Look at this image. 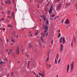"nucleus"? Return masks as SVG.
I'll list each match as a JSON object with an SVG mask.
<instances>
[{"instance_id":"f257e3e1","label":"nucleus","mask_w":77,"mask_h":77,"mask_svg":"<svg viewBox=\"0 0 77 77\" xmlns=\"http://www.w3.org/2000/svg\"><path fill=\"white\" fill-rule=\"evenodd\" d=\"M62 39H63V44H65V37H62L60 39V43H62Z\"/></svg>"},{"instance_id":"f03ea898","label":"nucleus","mask_w":77,"mask_h":77,"mask_svg":"<svg viewBox=\"0 0 77 77\" xmlns=\"http://www.w3.org/2000/svg\"><path fill=\"white\" fill-rule=\"evenodd\" d=\"M74 62L72 61L71 65V72H72L73 70V68H74Z\"/></svg>"},{"instance_id":"7ed1b4c3","label":"nucleus","mask_w":77,"mask_h":77,"mask_svg":"<svg viewBox=\"0 0 77 77\" xmlns=\"http://www.w3.org/2000/svg\"><path fill=\"white\" fill-rule=\"evenodd\" d=\"M43 18V20H44V21H45L47 23V24H48L49 23V21H48V20L46 19V18H45V16H42Z\"/></svg>"},{"instance_id":"20e7f679","label":"nucleus","mask_w":77,"mask_h":77,"mask_svg":"<svg viewBox=\"0 0 77 77\" xmlns=\"http://www.w3.org/2000/svg\"><path fill=\"white\" fill-rule=\"evenodd\" d=\"M39 75H40L41 76H42L43 77V76H44V70H43V72L42 73V72L41 71L39 73Z\"/></svg>"},{"instance_id":"39448f33","label":"nucleus","mask_w":77,"mask_h":77,"mask_svg":"<svg viewBox=\"0 0 77 77\" xmlns=\"http://www.w3.org/2000/svg\"><path fill=\"white\" fill-rule=\"evenodd\" d=\"M65 23V24H69V20H68V19H66Z\"/></svg>"},{"instance_id":"423d86ee","label":"nucleus","mask_w":77,"mask_h":77,"mask_svg":"<svg viewBox=\"0 0 77 77\" xmlns=\"http://www.w3.org/2000/svg\"><path fill=\"white\" fill-rule=\"evenodd\" d=\"M46 66L47 69H50L51 67V64H48L46 65Z\"/></svg>"},{"instance_id":"0eeeda50","label":"nucleus","mask_w":77,"mask_h":77,"mask_svg":"<svg viewBox=\"0 0 77 77\" xmlns=\"http://www.w3.org/2000/svg\"><path fill=\"white\" fill-rule=\"evenodd\" d=\"M69 65L68 64L67 66V73H68V71H69Z\"/></svg>"},{"instance_id":"6e6552de","label":"nucleus","mask_w":77,"mask_h":77,"mask_svg":"<svg viewBox=\"0 0 77 77\" xmlns=\"http://www.w3.org/2000/svg\"><path fill=\"white\" fill-rule=\"evenodd\" d=\"M61 7V4H59L58 6H57V9L58 10H59V9Z\"/></svg>"},{"instance_id":"1a4fd4ad","label":"nucleus","mask_w":77,"mask_h":77,"mask_svg":"<svg viewBox=\"0 0 77 77\" xmlns=\"http://www.w3.org/2000/svg\"><path fill=\"white\" fill-rule=\"evenodd\" d=\"M45 29L46 32L48 31V26H45Z\"/></svg>"},{"instance_id":"9d476101","label":"nucleus","mask_w":77,"mask_h":77,"mask_svg":"<svg viewBox=\"0 0 77 77\" xmlns=\"http://www.w3.org/2000/svg\"><path fill=\"white\" fill-rule=\"evenodd\" d=\"M6 3V4H10L11 3V1L10 0H8L6 2H5Z\"/></svg>"},{"instance_id":"9b49d317","label":"nucleus","mask_w":77,"mask_h":77,"mask_svg":"<svg viewBox=\"0 0 77 77\" xmlns=\"http://www.w3.org/2000/svg\"><path fill=\"white\" fill-rule=\"evenodd\" d=\"M52 8L51 7L50 8L49 10V14H50L51 13V12H52Z\"/></svg>"},{"instance_id":"f8f14e48","label":"nucleus","mask_w":77,"mask_h":77,"mask_svg":"<svg viewBox=\"0 0 77 77\" xmlns=\"http://www.w3.org/2000/svg\"><path fill=\"white\" fill-rule=\"evenodd\" d=\"M16 52H17V54H19V49H17V50L16 51Z\"/></svg>"},{"instance_id":"ddd939ff","label":"nucleus","mask_w":77,"mask_h":77,"mask_svg":"<svg viewBox=\"0 0 77 77\" xmlns=\"http://www.w3.org/2000/svg\"><path fill=\"white\" fill-rule=\"evenodd\" d=\"M63 51V48H60V52H62Z\"/></svg>"},{"instance_id":"4468645a","label":"nucleus","mask_w":77,"mask_h":77,"mask_svg":"<svg viewBox=\"0 0 77 77\" xmlns=\"http://www.w3.org/2000/svg\"><path fill=\"white\" fill-rule=\"evenodd\" d=\"M49 60V58H48L47 57L46 59L45 60L46 62H48V61Z\"/></svg>"},{"instance_id":"2eb2a0df","label":"nucleus","mask_w":77,"mask_h":77,"mask_svg":"<svg viewBox=\"0 0 77 77\" xmlns=\"http://www.w3.org/2000/svg\"><path fill=\"white\" fill-rule=\"evenodd\" d=\"M60 36H61V34H60V33H58V38H59V37H60Z\"/></svg>"},{"instance_id":"dca6fc26","label":"nucleus","mask_w":77,"mask_h":77,"mask_svg":"<svg viewBox=\"0 0 77 77\" xmlns=\"http://www.w3.org/2000/svg\"><path fill=\"white\" fill-rule=\"evenodd\" d=\"M73 40H72V42L71 43V47H72V45H73Z\"/></svg>"},{"instance_id":"f3484780","label":"nucleus","mask_w":77,"mask_h":77,"mask_svg":"<svg viewBox=\"0 0 77 77\" xmlns=\"http://www.w3.org/2000/svg\"><path fill=\"white\" fill-rule=\"evenodd\" d=\"M55 63L57 64V61H56V58L55 59Z\"/></svg>"},{"instance_id":"a211bd4d","label":"nucleus","mask_w":77,"mask_h":77,"mask_svg":"<svg viewBox=\"0 0 77 77\" xmlns=\"http://www.w3.org/2000/svg\"><path fill=\"white\" fill-rule=\"evenodd\" d=\"M58 58H59V54H57L56 58L58 59Z\"/></svg>"},{"instance_id":"6ab92c4d","label":"nucleus","mask_w":77,"mask_h":77,"mask_svg":"<svg viewBox=\"0 0 77 77\" xmlns=\"http://www.w3.org/2000/svg\"><path fill=\"white\" fill-rule=\"evenodd\" d=\"M8 26H9V27H11V28L12 27V25H8Z\"/></svg>"},{"instance_id":"aec40b11","label":"nucleus","mask_w":77,"mask_h":77,"mask_svg":"<svg viewBox=\"0 0 77 77\" xmlns=\"http://www.w3.org/2000/svg\"><path fill=\"white\" fill-rule=\"evenodd\" d=\"M38 31L37 30V32L35 33V35H38Z\"/></svg>"},{"instance_id":"412c9836","label":"nucleus","mask_w":77,"mask_h":77,"mask_svg":"<svg viewBox=\"0 0 77 77\" xmlns=\"http://www.w3.org/2000/svg\"><path fill=\"white\" fill-rule=\"evenodd\" d=\"M73 39H74V41L75 42V41H76V38H75V37H74Z\"/></svg>"},{"instance_id":"4be33fe9","label":"nucleus","mask_w":77,"mask_h":77,"mask_svg":"<svg viewBox=\"0 0 77 77\" xmlns=\"http://www.w3.org/2000/svg\"><path fill=\"white\" fill-rule=\"evenodd\" d=\"M60 58L58 61V64H59V63H60Z\"/></svg>"},{"instance_id":"5701e85b","label":"nucleus","mask_w":77,"mask_h":77,"mask_svg":"<svg viewBox=\"0 0 77 77\" xmlns=\"http://www.w3.org/2000/svg\"><path fill=\"white\" fill-rule=\"evenodd\" d=\"M11 41H12L13 42H15V41L13 38L11 39Z\"/></svg>"},{"instance_id":"b1692460","label":"nucleus","mask_w":77,"mask_h":77,"mask_svg":"<svg viewBox=\"0 0 77 77\" xmlns=\"http://www.w3.org/2000/svg\"><path fill=\"white\" fill-rule=\"evenodd\" d=\"M28 46H29V47L30 48L32 47V45H30V44H29Z\"/></svg>"},{"instance_id":"393cba45","label":"nucleus","mask_w":77,"mask_h":77,"mask_svg":"<svg viewBox=\"0 0 77 77\" xmlns=\"http://www.w3.org/2000/svg\"><path fill=\"white\" fill-rule=\"evenodd\" d=\"M12 17H14V12H12Z\"/></svg>"},{"instance_id":"a878e982","label":"nucleus","mask_w":77,"mask_h":77,"mask_svg":"<svg viewBox=\"0 0 77 77\" xmlns=\"http://www.w3.org/2000/svg\"><path fill=\"white\" fill-rule=\"evenodd\" d=\"M9 51L10 52V53L12 52V49H10L9 50Z\"/></svg>"},{"instance_id":"bb28decb","label":"nucleus","mask_w":77,"mask_h":77,"mask_svg":"<svg viewBox=\"0 0 77 77\" xmlns=\"http://www.w3.org/2000/svg\"><path fill=\"white\" fill-rule=\"evenodd\" d=\"M60 32V29H59V30H58V31H57V32H58V33H59Z\"/></svg>"},{"instance_id":"cd10ccee","label":"nucleus","mask_w":77,"mask_h":77,"mask_svg":"<svg viewBox=\"0 0 77 77\" xmlns=\"http://www.w3.org/2000/svg\"><path fill=\"white\" fill-rule=\"evenodd\" d=\"M60 48H63V45H61Z\"/></svg>"},{"instance_id":"c85d7f7f","label":"nucleus","mask_w":77,"mask_h":77,"mask_svg":"<svg viewBox=\"0 0 77 77\" xmlns=\"http://www.w3.org/2000/svg\"><path fill=\"white\" fill-rule=\"evenodd\" d=\"M5 20V19L4 18H3L1 20V21H2L3 20Z\"/></svg>"},{"instance_id":"c756f323","label":"nucleus","mask_w":77,"mask_h":77,"mask_svg":"<svg viewBox=\"0 0 77 77\" xmlns=\"http://www.w3.org/2000/svg\"><path fill=\"white\" fill-rule=\"evenodd\" d=\"M7 18H11V17L9 16H7Z\"/></svg>"},{"instance_id":"7c9ffc66","label":"nucleus","mask_w":77,"mask_h":77,"mask_svg":"<svg viewBox=\"0 0 77 77\" xmlns=\"http://www.w3.org/2000/svg\"><path fill=\"white\" fill-rule=\"evenodd\" d=\"M12 2H13V3L14 4L15 3V1H14V0H12Z\"/></svg>"},{"instance_id":"2f4dec72","label":"nucleus","mask_w":77,"mask_h":77,"mask_svg":"<svg viewBox=\"0 0 77 77\" xmlns=\"http://www.w3.org/2000/svg\"><path fill=\"white\" fill-rule=\"evenodd\" d=\"M49 56H50V54H48L47 57H48V58H49Z\"/></svg>"},{"instance_id":"473e14b6","label":"nucleus","mask_w":77,"mask_h":77,"mask_svg":"<svg viewBox=\"0 0 77 77\" xmlns=\"http://www.w3.org/2000/svg\"><path fill=\"white\" fill-rule=\"evenodd\" d=\"M53 40H52L51 42V44L52 45H53Z\"/></svg>"},{"instance_id":"72a5a7b5","label":"nucleus","mask_w":77,"mask_h":77,"mask_svg":"<svg viewBox=\"0 0 77 77\" xmlns=\"http://www.w3.org/2000/svg\"><path fill=\"white\" fill-rule=\"evenodd\" d=\"M33 74H35L36 76V73H35V72H33Z\"/></svg>"},{"instance_id":"f704fd0d","label":"nucleus","mask_w":77,"mask_h":77,"mask_svg":"<svg viewBox=\"0 0 77 77\" xmlns=\"http://www.w3.org/2000/svg\"><path fill=\"white\" fill-rule=\"evenodd\" d=\"M64 21V20L63 19L62 21L61 22V23H63Z\"/></svg>"},{"instance_id":"c9c22d12","label":"nucleus","mask_w":77,"mask_h":77,"mask_svg":"<svg viewBox=\"0 0 77 77\" xmlns=\"http://www.w3.org/2000/svg\"><path fill=\"white\" fill-rule=\"evenodd\" d=\"M8 13L9 14H10L11 13V11H8Z\"/></svg>"},{"instance_id":"e433bc0d","label":"nucleus","mask_w":77,"mask_h":77,"mask_svg":"<svg viewBox=\"0 0 77 77\" xmlns=\"http://www.w3.org/2000/svg\"><path fill=\"white\" fill-rule=\"evenodd\" d=\"M3 61H1L0 62V64H1V63H3Z\"/></svg>"},{"instance_id":"4c0bfd02","label":"nucleus","mask_w":77,"mask_h":77,"mask_svg":"<svg viewBox=\"0 0 77 77\" xmlns=\"http://www.w3.org/2000/svg\"><path fill=\"white\" fill-rule=\"evenodd\" d=\"M55 16V14H54L52 15V17H54V16Z\"/></svg>"},{"instance_id":"58836bf2","label":"nucleus","mask_w":77,"mask_h":77,"mask_svg":"<svg viewBox=\"0 0 77 77\" xmlns=\"http://www.w3.org/2000/svg\"><path fill=\"white\" fill-rule=\"evenodd\" d=\"M13 75H14V73H13V72H12V73H11V75H12V76H13Z\"/></svg>"},{"instance_id":"ea45409f","label":"nucleus","mask_w":77,"mask_h":77,"mask_svg":"<svg viewBox=\"0 0 77 77\" xmlns=\"http://www.w3.org/2000/svg\"><path fill=\"white\" fill-rule=\"evenodd\" d=\"M50 20H52V21L53 20V18H51H51H50Z\"/></svg>"},{"instance_id":"a19ab883","label":"nucleus","mask_w":77,"mask_h":77,"mask_svg":"<svg viewBox=\"0 0 77 77\" xmlns=\"http://www.w3.org/2000/svg\"><path fill=\"white\" fill-rule=\"evenodd\" d=\"M47 31H46L45 30V31L44 32V34H45V33H47Z\"/></svg>"},{"instance_id":"79ce46f5","label":"nucleus","mask_w":77,"mask_h":77,"mask_svg":"<svg viewBox=\"0 0 77 77\" xmlns=\"http://www.w3.org/2000/svg\"><path fill=\"white\" fill-rule=\"evenodd\" d=\"M29 65H30V63H28V67H29Z\"/></svg>"},{"instance_id":"37998d69","label":"nucleus","mask_w":77,"mask_h":77,"mask_svg":"<svg viewBox=\"0 0 77 77\" xmlns=\"http://www.w3.org/2000/svg\"><path fill=\"white\" fill-rule=\"evenodd\" d=\"M2 29V30H5V28H4L3 29Z\"/></svg>"},{"instance_id":"c03bdc74","label":"nucleus","mask_w":77,"mask_h":77,"mask_svg":"<svg viewBox=\"0 0 77 77\" xmlns=\"http://www.w3.org/2000/svg\"><path fill=\"white\" fill-rule=\"evenodd\" d=\"M66 6H69V5H68V4H66Z\"/></svg>"},{"instance_id":"a18cd8bd","label":"nucleus","mask_w":77,"mask_h":77,"mask_svg":"<svg viewBox=\"0 0 77 77\" xmlns=\"http://www.w3.org/2000/svg\"><path fill=\"white\" fill-rule=\"evenodd\" d=\"M41 38L42 39V41H44V39L42 38Z\"/></svg>"},{"instance_id":"49530a36","label":"nucleus","mask_w":77,"mask_h":77,"mask_svg":"<svg viewBox=\"0 0 77 77\" xmlns=\"http://www.w3.org/2000/svg\"><path fill=\"white\" fill-rule=\"evenodd\" d=\"M11 54V53H10V52H8V54Z\"/></svg>"},{"instance_id":"de8ad7c7","label":"nucleus","mask_w":77,"mask_h":77,"mask_svg":"<svg viewBox=\"0 0 77 77\" xmlns=\"http://www.w3.org/2000/svg\"><path fill=\"white\" fill-rule=\"evenodd\" d=\"M30 36H32V34L30 35Z\"/></svg>"},{"instance_id":"09e8293b","label":"nucleus","mask_w":77,"mask_h":77,"mask_svg":"<svg viewBox=\"0 0 77 77\" xmlns=\"http://www.w3.org/2000/svg\"><path fill=\"white\" fill-rule=\"evenodd\" d=\"M48 32H47V34L46 35V36H47V35H48Z\"/></svg>"},{"instance_id":"8fccbe9b","label":"nucleus","mask_w":77,"mask_h":77,"mask_svg":"<svg viewBox=\"0 0 77 77\" xmlns=\"http://www.w3.org/2000/svg\"><path fill=\"white\" fill-rule=\"evenodd\" d=\"M7 42H8V41H9V39H7Z\"/></svg>"},{"instance_id":"3c124183","label":"nucleus","mask_w":77,"mask_h":77,"mask_svg":"<svg viewBox=\"0 0 77 77\" xmlns=\"http://www.w3.org/2000/svg\"><path fill=\"white\" fill-rule=\"evenodd\" d=\"M2 28H0V30H2Z\"/></svg>"},{"instance_id":"603ef678","label":"nucleus","mask_w":77,"mask_h":77,"mask_svg":"<svg viewBox=\"0 0 77 77\" xmlns=\"http://www.w3.org/2000/svg\"><path fill=\"white\" fill-rule=\"evenodd\" d=\"M27 57H29V55H27Z\"/></svg>"},{"instance_id":"864d4df0","label":"nucleus","mask_w":77,"mask_h":77,"mask_svg":"<svg viewBox=\"0 0 77 77\" xmlns=\"http://www.w3.org/2000/svg\"><path fill=\"white\" fill-rule=\"evenodd\" d=\"M17 38H18V36L17 35Z\"/></svg>"},{"instance_id":"5fc2aeb1","label":"nucleus","mask_w":77,"mask_h":77,"mask_svg":"<svg viewBox=\"0 0 77 77\" xmlns=\"http://www.w3.org/2000/svg\"><path fill=\"white\" fill-rule=\"evenodd\" d=\"M9 14L10 13H8V15H9Z\"/></svg>"},{"instance_id":"6e6d98bb","label":"nucleus","mask_w":77,"mask_h":77,"mask_svg":"<svg viewBox=\"0 0 77 77\" xmlns=\"http://www.w3.org/2000/svg\"><path fill=\"white\" fill-rule=\"evenodd\" d=\"M57 2H60V0H58L57 1Z\"/></svg>"},{"instance_id":"4d7b16f0","label":"nucleus","mask_w":77,"mask_h":77,"mask_svg":"<svg viewBox=\"0 0 77 77\" xmlns=\"http://www.w3.org/2000/svg\"><path fill=\"white\" fill-rule=\"evenodd\" d=\"M56 77H59V76L58 75H57Z\"/></svg>"},{"instance_id":"13d9d810","label":"nucleus","mask_w":77,"mask_h":77,"mask_svg":"<svg viewBox=\"0 0 77 77\" xmlns=\"http://www.w3.org/2000/svg\"><path fill=\"white\" fill-rule=\"evenodd\" d=\"M30 62V61H29L28 62L29 63Z\"/></svg>"},{"instance_id":"bf43d9fd","label":"nucleus","mask_w":77,"mask_h":77,"mask_svg":"<svg viewBox=\"0 0 77 77\" xmlns=\"http://www.w3.org/2000/svg\"><path fill=\"white\" fill-rule=\"evenodd\" d=\"M24 51V50H22V52H23V51Z\"/></svg>"},{"instance_id":"052dcab7","label":"nucleus","mask_w":77,"mask_h":77,"mask_svg":"<svg viewBox=\"0 0 77 77\" xmlns=\"http://www.w3.org/2000/svg\"><path fill=\"white\" fill-rule=\"evenodd\" d=\"M0 40L1 41H2V39H0Z\"/></svg>"},{"instance_id":"680f3d73","label":"nucleus","mask_w":77,"mask_h":77,"mask_svg":"<svg viewBox=\"0 0 77 77\" xmlns=\"http://www.w3.org/2000/svg\"><path fill=\"white\" fill-rule=\"evenodd\" d=\"M9 76V74H8L7 76L8 77Z\"/></svg>"},{"instance_id":"e2e57ef3","label":"nucleus","mask_w":77,"mask_h":77,"mask_svg":"<svg viewBox=\"0 0 77 77\" xmlns=\"http://www.w3.org/2000/svg\"><path fill=\"white\" fill-rule=\"evenodd\" d=\"M45 34H44V35H43L44 36H45Z\"/></svg>"},{"instance_id":"0e129e2a","label":"nucleus","mask_w":77,"mask_h":77,"mask_svg":"<svg viewBox=\"0 0 77 77\" xmlns=\"http://www.w3.org/2000/svg\"><path fill=\"white\" fill-rule=\"evenodd\" d=\"M36 77H38V75H37Z\"/></svg>"},{"instance_id":"69168bd1","label":"nucleus","mask_w":77,"mask_h":77,"mask_svg":"<svg viewBox=\"0 0 77 77\" xmlns=\"http://www.w3.org/2000/svg\"><path fill=\"white\" fill-rule=\"evenodd\" d=\"M6 51H8V49Z\"/></svg>"},{"instance_id":"338daca9","label":"nucleus","mask_w":77,"mask_h":77,"mask_svg":"<svg viewBox=\"0 0 77 77\" xmlns=\"http://www.w3.org/2000/svg\"><path fill=\"white\" fill-rule=\"evenodd\" d=\"M77 4H76L75 5V6H77Z\"/></svg>"},{"instance_id":"774afa93","label":"nucleus","mask_w":77,"mask_h":77,"mask_svg":"<svg viewBox=\"0 0 77 77\" xmlns=\"http://www.w3.org/2000/svg\"><path fill=\"white\" fill-rule=\"evenodd\" d=\"M43 77H45V76H43Z\"/></svg>"}]
</instances>
